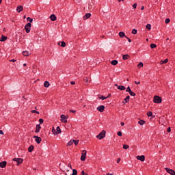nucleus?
<instances>
[{"label":"nucleus","instance_id":"1","mask_svg":"<svg viewBox=\"0 0 175 175\" xmlns=\"http://www.w3.org/2000/svg\"><path fill=\"white\" fill-rule=\"evenodd\" d=\"M106 136V131H103L101 133H100L97 136V139H99L100 140H102Z\"/></svg>","mask_w":175,"mask_h":175},{"label":"nucleus","instance_id":"2","mask_svg":"<svg viewBox=\"0 0 175 175\" xmlns=\"http://www.w3.org/2000/svg\"><path fill=\"white\" fill-rule=\"evenodd\" d=\"M31 23H28L25 26V29L27 32V33H29L31 32Z\"/></svg>","mask_w":175,"mask_h":175},{"label":"nucleus","instance_id":"3","mask_svg":"<svg viewBox=\"0 0 175 175\" xmlns=\"http://www.w3.org/2000/svg\"><path fill=\"white\" fill-rule=\"evenodd\" d=\"M154 103H162V98L158 96H155L154 97Z\"/></svg>","mask_w":175,"mask_h":175},{"label":"nucleus","instance_id":"4","mask_svg":"<svg viewBox=\"0 0 175 175\" xmlns=\"http://www.w3.org/2000/svg\"><path fill=\"white\" fill-rule=\"evenodd\" d=\"M86 157H87V150H82L81 161H85Z\"/></svg>","mask_w":175,"mask_h":175},{"label":"nucleus","instance_id":"5","mask_svg":"<svg viewBox=\"0 0 175 175\" xmlns=\"http://www.w3.org/2000/svg\"><path fill=\"white\" fill-rule=\"evenodd\" d=\"M13 161H14L15 162H17V165H20V164L23 163V161L24 160L21 158H14Z\"/></svg>","mask_w":175,"mask_h":175},{"label":"nucleus","instance_id":"6","mask_svg":"<svg viewBox=\"0 0 175 175\" xmlns=\"http://www.w3.org/2000/svg\"><path fill=\"white\" fill-rule=\"evenodd\" d=\"M33 138L36 139L35 141L37 144H40V143L42 142V138L40 137L35 135Z\"/></svg>","mask_w":175,"mask_h":175},{"label":"nucleus","instance_id":"7","mask_svg":"<svg viewBox=\"0 0 175 175\" xmlns=\"http://www.w3.org/2000/svg\"><path fill=\"white\" fill-rule=\"evenodd\" d=\"M165 170H166V172H167V173H169V174H171V175H175V172H174V170H172V169L165 167Z\"/></svg>","mask_w":175,"mask_h":175},{"label":"nucleus","instance_id":"8","mask_svg":"<svg viewBox=\"0 0 175 175\" xmlns=\"http://www.w3.org/2000/svg\"><path fill=\"white\" fill-rule=\"evenodd\" d=\"M136 158L137 159H138V161H141V162H144V161L146 160V157H144V155L137 156Z\"/></svg>","mask_w":175,"mask_h":175},{"label":"nucleus","instance_id":"9","mask_svg":"<svg viewBox=\"0 0 175 175\" xmlns=\"http://www.w3.org/2000/svg\"><path fill=\"white\" fill-rule=\"evenodd\" d=\"M61 121L62 122H64L65 124H66V122H68V120H66V118H68L66 116H65V115H61Z\"/></svg>","mask_w":175,"mask_h":175},{"label":"nucleus","instance_id":"10","mask_svg":"<svg viewBox=\"0 0 175 175\" xmlns=\"http://www.w3.org/2000/svg\"><path fill=\"white\" fill-rule=\"evenodd\" d=\"M97 110H98V111H100V113H103V111H105V105H100L98 107Z\"/></svg>","mask_w":175,"mask_h":175},{"label":"nucleus","instance_id":"11","mask_svg":"<svg viewBox=\"0 0 175 175\" xmlns=\"http://www.w3.org/2000/svg\"><path fill=\"white\" fill-rule=\"evenodd\" d=\"M116 87H118V90H120V91H125L126 88L124 86L122 85H118V84H115Z\"/></svg>","mask_w":175,"mask_h":175},{"label":"nucleus","instance_id":"12","mask_svg":"<svg viewBox=\"0 0 175 175\" xmlns=\"http://www.w3.org/2000/svg\"><path fill=\"white\" fill-rule=\"evenodd\" d=\"M7 163L6 161L0 162V167H2V169L6 167Z\"/></svg>","mask_w":175,"mask_h":175},{"label":"nucleus","instance_id":"13","mask_svg":"<svg viewBox=\"0 0 175 175\" xmlns=\"http://www.w3.org/2000/svg\"><path fill=\"white\" fill-rule=\"evenodd\" d=\"M40 129H42V127L40 126V124H37L36 125V133H39V132H40Z\"/></svg>","mask_w":175,"mask_h":175},{"label":"nucleus","instance_id":"14","mask_svg":"<svg viewBox=\"0 0 175 175\" xmlns=\"http://www.w3.org/2000/svg\"><path fill=\"white\" fill-rule=\"evenodd\" d=\"M23 5H19L17 7L16 11L18 12V13H20L21 12H23Z\"/></svg>","mask_w":175,"mask_h":175},{"label":"nucleus","instance_id":"15","mask_svg":"<svg viewBox=\"0 0 175 175\" xmlns=\"http://www.w3.org/2000/svg\"><path fill=\"white\" fill-rule=\"evenodd\" d=\"M90 17H91V14L87 13V14L83 16V19H85V20H88V18H90Z\"/></svg>","mask_w":175,"mask_h":175},{"label":"nucleus","instance_id":"16","mask_svg":"<svg viewBox=\"0 0 175 175\" xmlns=\"http://www.w3.org/2000/svg\"><path fill=\"white\" fill-rule=\"evenodd\" d=\"M50 18L51 21H55V20H57V16H55L54 14H52L50 16Z\"/></svg>","mask_w":175,"mask_h":175},{"label":"nucleus","instance_id":"17","mask_svg":"<svg viewBox=\"0 0 175 175\" xmlns=\"http://www.w3.org/2000/svg\"><path fill=\"white\" fill-rule=\"evenodd\" d=\"M119 36L120 38H126V36H125V33L124 31L119 32Z\"/></svg>","mask_w":175,"mask_h":175},{"label":"nucleus","instance_id":"18","mask_svg":"<svg viewBox=\"0 0 175 175\" xmlns=\"http://www.w3.org/2000/svg\"><path fill=\"white\" fill-rule=\"evenodd\" d=\"M8 40V37L2 35L0 39V42H5V40Z\"/></svg>","mask_w":175,"mask_h":175},{"label":"nucleus","instance_id":"19","mask_svg":"<svg viewBox=\"0 0 175 175\" xmlns=\"http://www.w3.org/2000/svg\"><path fill=\"white\" fill-rule=\"evenodd\" d=\"M44 87H45L46 88H49V87H50V83H49V81H45L44 83Z\"/></svg>","mask_w":175,"mask_h":175},{"label":"nucleus","instance_id":"20","mask_svg":"<svg viewBox=\"0 0 175 175\" xmlns=\"http://www.w3.org/2000/svg\"><path fill=\"white\" fill-rule=\"evenodd\" d=\"M33 148H34L33 145H31V146L29 147V148H28L29 152H32V151H33Z\"/></svg>","mask_w":175,"mask_h":175},{"label":"nucleus","instance_id":"21","mask_svg":"<svg viewBox=\"0 0 175 175\" xmlns=\"http://www.w3.org/2000/svg\"><path fill=\"white\" fill-rule=\"evenodd\" d=\"M29 54H31V53L27 51H25L23 52V55H25V57H28V55H29Z\"/></svg>","mask_w":175,"mask_h":175},{"label":"nucleus","instance_id":"22","mask_svg":"<svg viewBox=\"0 0 175 175\" xmlns=\"http://www.w3.org/2000/svg\"><path fill=\"white\" fill-rule=\"evenodd\" d=\"M129 58V55L126 54V55H123L122 56V59H128Z\"/></svg>","mask_w":175,"mask_h":175},{"label":"nucleus","instance_id":"23","mask_svg":"<svg viewBox=\"0 0 175 175\" xmlns=\"http://www.w3.org/2000/svg\"><path fill=\"white\" fill-rule=\"evenodd\" d=\"M130 98H131V96H126V98H124L125 103H128V102H129Z\"/></svg>","mask_w":175,"mask_h":175},{"label":"nucleus","instance_id":"24","mask_svg":"<svg viewBox=\"0 0 175 175\" xmlns=\"http://www.w3.org/2000/svg\"><path fill=\"white\" fill-rule=\"evenodd\" d=\"M56 131L57 133H56L57 135H59V133H61V128H59V126H57L56 128Z\"/></svg>","mask_w":175,"mask_h":175},{"label":"nucleus","instance_id":"25","mask_svg":"<svg viewBox=\"0 0 175 175\" xmlns=\"http://www.w3.org/2000/svg\"><path fill=\"white\" fill-rule=\"evenodd\" d=\"M111 65H117L118 64V61L117 60H113L111 62Z\"/></svg>","mask_w":175,"mask_h":175},{"label":"nucleus","instance_id":"26","mask_svg":"<svg viewBox=\"0 0 175 175\" xmlns=\"http://www.w3.org/2000/svg\"><path fill=\"white\" fill-rule=\"evenodd\" d=\"M168 61H169L168 59H165L164 61L161 62V64L163 65V64H167Z\"/></svg>","mask_w":175,"mask_h":175},{"label":"nucleus","instance_id":"27","mask_svg":"<svg viewBox=\"0 0 175 175\" xmlns=\"http://www.w3.org/2000/svg\"><path fill=\"white\" fill-rule=\"evenodd\" d=\"M145 123L146 122L144 120H139L138 122V124H139V125H144Z\"/></svg>","mask_w":175,"mask_h":175},{"label":"nucleus","instance_id":"28","mask_svg":"<svg viewBox=\"0 0 175 175\" xmlns=\"http://www.w3.org/2000/svg\"><path fill=\"white\" fill-rule=\"evenodd\" d=\"M62 47H66V43L65 42L62 41L61 42V45Z\"/></svg>","mask_w":175,"mask_h":175},{"label":"nucleus","instance_id":"29","mask_svg":"<svg viewBox=\"0 0 175 175\" xmlns=\"http://www.w3.org/2000/svg\"><path fill=\"white\" fill-rule=\"evenodd\" d=\"M131 96H136V94L132 92V90L129 93Z\"/></svg>","mask_w":175,"mask_h":175},{"label":"nucleus","instance_id":"30","mask_svg":"<svg viewBox=\"0 0 175 175\" xmlns=\"http://www.w3.org/2000/svg\"><path fill=\"white\" fill-rule=\"evenodd\" d=\"M72 175H77V170L73 169Z\"/></svg>","mask_w":175,"mask_h":175},{"label":"nucleus","instance_id":"31","mask_svg":"<svg viewBox=\"0 0 175 175\" xmlns=\"http://www.w3.org/2000/svg\"><path fill=\"white\" fill-rule=\"evenodd\" d=\"M136 33H137V30L133 29L132 30V34H133V35H136Z\"/></svg>","mask_w":175,"mask_h":175},{"label":"nucleus","instance_id":"32","mask_svg":"<svg viewBox=\"0 0 175 175\" xmlns=\"http://www.w3.org/2000/svg\"><path fill=\"white\" fill-rule=\"evenodd\" d=\"M147 116H148V117H152V111L148 112Z\"/></svg>","mask_w":175,"mask_h":175},{"label":"nucleus","instance_id":"33","mask_svg":"<svg viewBox=\"0 0 175 175\" xmlns=\"http://www.w3.org/2000/svg\"><path fill=\"white\" fill-rule=\"evenodd\" d=\"M155 47H157V44H150V49H155Z\"/></svg>","mask_w":175,"mask_h":175},{"label":"nucleus","instance_id":"34","mask_svg":"<svg viewBox=\"0 0 175 175\" xmlns=\"http://www.w3.org/2000/svg\"><path fill=\"white\" fill-rule=\"evenodd\" d=\"M27 21H29L30 24H31V23H32V21H33V19L31 18L30 17H27Z\"/></svg>","mask_w":175,"mask_h":175},{"label":"nucleus","instance_id":"35","mask_svg":"<svg viewBox=\"0 0 175 175\" xmlns=\"http://www.w3.org/2000/svg\"><path fill=\"white\" fill-rule=\"evenodd\" d=\"M146 29H148L150 31V29H151V25L150 24H148L146 26Z\"/></svg>","mask_w":175,"mask_h":175},{"label":"nucleus","instance_id":"36","mask_svg":"<svg viewBox=\"0 0 175 175\" xmlns=\"http://www.w3.org/2000/svg\"><path fill=\"white\" fill-rule=\"evenodd\" d=\"M73 140H70L67 146H72V144H73Z\"/></svg>","mask_w":175,"mask_h":175},{"label":"nucleus","instance_id":"37","mask_svg":"<svg viewBox=\"0 0 175 175\" xmlns=\"http://www.w3.org/2000/svg\"><path fill=\"white\" fill-rule=\"evenodd\" d=\"M73 142L75 144V146H77L79 144V140H75L73 139Z\"/></svg>","mask_w":175,"mask_h":175},{"label":"nucleus","instance_id":"38","mask_svg":"<svg viewBox=\"0 0 175 175\" xmlns=\"http://www.w3.org/2000/svg\"><path fill=\"white\" fill-rule=\"evenodd\" d=\"M132 90H131V88L129 86L126 90V92H131Z\"/></svg>","mask_w":175,"mask_h":175},{"label":"nucleus","instance_id":"39","mask_svg":"<svg viewBox=\"0 0 175 175\" xmlns=\"http://www.w3.org/2000/svg\"><path fill=\"white\" fill-rule=\"evenodd\" d=\"M123 148H124V150H128V148H129V146H128V145H124V146H123Z\"/></svg>","mask_w":175,"mask_h":175},{"label":"nucleus","instance_id":"40","mask_svg":"<svg viewBox=\"0 0 175 175\" xmlns=\"http://www.w3.org/2000/svg\"><path fill=\"white\" fill-rule=\"evenodd\" d=\"M92 5H93V3H90V4L89 5L88 9H89L90 10H92Z\"/></svg>","mask_w":175,"mask_h":175},{"label":"nucleus","instance_id":"41","mask_svg":"<svg viewBox=\"0 0 175 175\" xmlns=\"http://www.w3.org/2000/svg\"><path fill=\"white\" fill-rule=\"evenodd\" d=\"M138 68H143V63L140 62L138 65H137Z\"/></svg>","mask_w":175,"mask_h":175},{"label":"nucleus","instance_id":"42","mask_svg":"<svg viewBox=\"0 0 175 175\" xmlns=\"http://www.w3.org/2000/svg\"><path fill=\"white\" fill-rule=\"evenodd\" d=\"M99 99H102L103 100H105V99H107V98L105 97L104 96H101L99 97Z\"/></svg>","mask_w":175,"mask_h":175},{"label":"nucleus","instance_id":"43","mask_svg":"<svg viewBox=\"0 0 175 175\" xmlns=\"http://www.w3.org/2000/svg\"><path fill=\"white\" fill-rule=\"evenodd\" d=\"M170 23V18H166L165 19V24H169Z\"/></svg>","mask_w":175,"mask_h":175},{"label":"nucleus","instance_id":"44","mask_svg":"<svg viewBox=\"0 0 175 175\" xmlns=\"http://www.w3.org/2000/svg\"><path fill=\"white\" fill-rule=\"evenodd\" d=\"M31 113H36V114H39V111H38L36 110H32Z\"/></svg>","mask_w":175,"mask_h":175},{"label":"nucleus","instance_id":"45","mask_svg":"<svg viewBox=\"0 0 175 175\" xmlns=\"http://www.w3.org/2000/svg\"><path fill=\"white\" fill-rule=\"evenodd\" d=\"M84 81H85L86 83H88V78L87 77H85V78H83Z\"/></svg>","mask_w":175,"mask_h":175},{"label":"nucleus","instance_id":"46","mask_svg":"<svg viewBox=\"0 0 175 175\" xmlns=\"http://www.w3.org/2000/svg\"><path fill=\"white\" fill-rule=\"evenodd\" d=\"M133 8L134 9H136V8H137V3H134V4L133 5Z\"/></svg>","mask_w":175,"mask_h":175},{"label":"nucleus","instance_id":"47","mask_svg":"<svg viewBox=\"0 0 175 175\" xmlns=\"http://www.w3.org/2000/svg\"><path fill=\"white\" fill-rule=\"evenodd\" d=\"M118 136H122V133L121 131L118 132Z\"/></svg>","mask_w":175,"mask_h":175},{"label":"nucleus","instance_id":"48","mask_svg":"<svg viewBox=\"0 0 175 175\" xmlns=\"http://www.w3.org/2000/svg\"><path fill=\"white\" fill-rule=\"evenodd\" d=\"M39 122H40V124H43V122H44L43 119H39Z\"/></svg>","mask_w":175,"mask_h":175},{"label":"nucleus","instance_id":"49","mask_svg":"<svg viewBox=\"0 0 175 175\" xmlns=\"http://www.w3.org/2000/svg\"><path fill=\"white\" fill-rule=\"evenodd\" d=\"M70 84H71L72 85H75L76 84V82H75V81H71V82H70Z\"/></svg>","mask_w":175,"mask_h":175},{"label":"nucleus","instance_id":"50","mask_svg":"<svg viewBox=\"0 0 175 175\" xmlns=\"http://www.w3.org/2000/svg\"><path fill=\"white\" fill-rule=\"evenodd\" d=\"M81 174L82 175H88V174H85V172L84 171H81Z\"/></svg>","mask_w":175,"mask_h":175},{"label":"nucleus","instance_id":"51","mask_svg":"<svg viewBox=\"0 0 175 175\" xmlns=\"http://www.w3.org/2000/svg\"><path fill=\"white\" fill-rule=\"evenodd\" d=\"M126 38L129 40V43H131V42H132V40H131L129 38L126 37Z\"/></svg>","mask_w":175,"mask_h":175},{"label":"nucleus","instance_id":"52","mask_svg":"<svg viewBox=\"0 0 175 175\" xmlns=\"http://www.w3.org/2000/svg\"><path fill=\"white\" fill-rule=\"evenodd\" d=\"M120 161H121V159L118 158V160H117V163H120Z\"/></svg>","mask_w":175,"mask_h":175},{"label":"nucleus","instance_id":"53","mask_svg":"<svg viewBox=\"0 0 175 175\" xmlns=\"http://www.w3.org/2000/svg\"><path fill=\"white\" fill-rule=\"evenodd\" d=\"M75 2H77V3H80L81 2V0H74Z\"/></svg>","mask_w":175,"mask_h":175},{"label":"nucleus","instance_id":"54","mask_svg":"<svg viewBox=\"0 0 175 175\" xmlns=\"http://www.w3.org/2000/svg\"><path fill=\"white\" fill-rule=\"evenodd\" d=\"M70 113H76V111H75V110H70Z\"/></svg>","mask_w":175,"mask_h":175},{"label":"nucleus","instance_id":"55","mask_svg":"<svg viewBox=\"0 0 175 175\" xmlns=\"http://www.w3.org/2000/svg\"><path fill=\"white\" fill-rule=\"evenodd\" d=\"M171 129H170V127H169L167 129V132H171Z\"/></svg>","mask_w":175,"mask_h":175},{"label":"nucleus","instance_id":"56","mask_svg":"<svg viewBox=\"0 0 175 175\" xmlns=\"http://www.w3.org/2000/svg\"><path fill=\"white\" fill-rule=\"evenodd\" d=\"M16 59H12L10 60V62H16Z\"/></svg>","mask_w":175,"mask_h":175},{"label":"nucleus","instance_id":"57","mask_svg":"<svg viewBox=\"0 0 175 175\" xmlns=\"http://www.w3.org/2000/svg\"><path fill=\"white\" fill-rule=\"evenodd\" d=\"M120 125H122V126H124L125 125V123H124V122H122L120 123Z\"/></svg>","mask_w":175,"mask_h":175},{"label":"nucleus","instance_id":"58","mask_svg":"<svg viewBox=\"0 0 175 175\" xmlns=\"http://www.w3.org/2000/svg\"><path fill=\"white\" fill-rule=\"evenodd\" d=\"M110 96H111V94H108V96L106 97L107 99L108 98H110Z\"/></svg>","mask_w":175,"mask_h":175},{"label":"nucleus","instance_id":"59","mask_svg":"<svg viewBox=\"0 0 175 175\" xmlns=\"http://www.w3.org/2000/svg\"><path fill=\"white\" fill-rule=\"evenodd\" d=\"M0 135H3V131H2V130H0Z\"/></svg>","mask_w":175,"mask_h":175},{"label":"nucleus","instance_id":"60","mask_svg":"<svg viewBox=\"0 0 175 175\" xmlns=\"http://www.w3.org/2000/svg\"><path fill=\"white\" fill-rule=\"evenodd\" d=\"M135 84H137V85L140 84V82H139H139H137V81H135Z\"/></svg>","mask_w":175,"mask_h":175},{"label":"nucleus","instance_id":"61","mask_svg":"<svg viewBox=\"0 0 175 175\" xmlns=\"http://www.w3.org/2000/svg\"><path fill=\"white\" fill-rule=\"evenodd\" d=\"M68 167H70V169H72V165L70 163L68 164Z\"/></svg>","mask_w":175,"mask_h":175},{"label":"nucleus","instance_id":"62","mask_svg":"<svg viewBox=\"0 0 175 175\" xmlns=\"http://www.w3.org/2000/svg\"><path fill=\"white\" fill-rule=\"evenodd\" d=\"M141 10H144V6H142Z\"/></svg>","mask_w":175,"mask_h":175},{"label":"nucleus","instance_id":"63","mask_svg":"<svg viewBox=\"0 0 175 175\" xmlns=\"http://www.w3.org/2000/svg\"><path fill=\"white\" fill-rule=\"evenodd\" d=\"M52 132H55V129H53Z\"/></svg>","mask_w":175,"mask_h":175},{"label":"nucleus","instance_id":"64","mask_svg":"<svg viewBox=\"0 0 175 175\" xmlns=\"http://www.w3.org/2000/svg\"><path fill=\"white\" fill-rule=\"evenodd\" d=\"M106 175H113V174H110L109 173L107 174Z\"/></svg>","mask_w":175,"mask_h":175}]
</instances>
